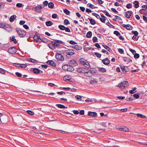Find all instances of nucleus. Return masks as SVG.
I'll list each match as a JSON object with an SVG mask.
<instances>
[{"label": "nucleus", "instance_id": "1", "mask_svg": "<svg viewBox=\"0 0 147 147\" xmlns=\"http://www.w3.org/2000/svg\"><path fill=\"white\" fill-rule=\"evenodd\" d=\"M16 30L18 34L21 37H24L26 34V32L22 29L17 28Z\"/></svg>", "mask_w": 147, "mask_h": 147}, {"label": "nucleus", "instance_id": "2", "mask_svg": "<svg viewBox=\"0 0 147 147\" xmlns=\"http://www.w3.org/2000/svg\"><path fill=\"white\" fill-rule=\"evenodd\" d=\"M80 63L82 65H84L87 68H89L90 67L89 63L85 59H80Z\"/></svg>", "mask_w": 147, "mask_h": 147}, {"label": "nucleus", "instance_id": "3", "mask_svg": "<svg viewBox=\"0 0 147 147\" xmlns=\"http://www.w3.org/2000/svg\"><path fill=\"white\" fill-rule=\"evenodd\" d=\"M62 68L65 71H73L74 70V68L70 66L68 64L65 65H63Z\"/></svg>", "mask_w": 147, "mask_h": 147}, {"label": "nucleus", "instance_id": "4", "mask_svg": "<svg viewBox=\"0 0 147 147\" xmlns=\"http://www.w3.org/2000/svg\"><path fill=\"white\" fill-rule=\"evenodd\" d=\"M74 50L71 49H68L65 50V53L66 54V56L68 57L69 55H72L75 54Z\"/></svg>", "mask_w": 147, "mask_h": 147}, {"label": "nucleus", "instance_id": "5", "mask_svg": "<svg viewBox=\"0 0 147 147\" xmlns=\"http://www.w3.org/2000/svg\"><path fill=\"white\" fill-rule=\"evenodd\" d=\"M58 28L60 30H65V32H71L70 29L67 27H65L64 25H59L58 26Z\"/></svg>", "mask_w": 147, "mask_h": 147}, {"label": "nucleus", "instance_id": "6", "mask_svg": "<svg viewBox=\"0 0 147 147\" xmlns=\"http://www.w3.org/2000/svg\"><path fill=\"white\" fill-rule=\"evenodd\" d=\"M55 58L58 61H63L64 60V58L63 55L57 53L55 55Z\"/></svg>", "mask_w": 147, "mask_h": 147}, {"label": "nucleus", "instance_id": "7", "mask_svg": "<svg viewBox=\"0 0 147 147\" xmlns=\"http://www.w3.org/2000/svg\"><path fill=\"white\" fill-rule=\"evenodd\" d=\"M128 85L129 84L127 81H123V82L119 84L117 86L120 88H121L122 87L125 88L127 87Z\"/></svg>", "mask_w": 147, "mask_h": 147}, {"label": "nucleus", "instance_id": "8", "mask_svg": "<svg viewBox=\"0 0 147 147\" xmlns=\"http://www.w3.org/2000/svg\"><path fill=\"white\" fill-rule=\"evenodd\" d=\"M68 64L71 67H74L78 65V63L74 59H71L68 62Z\"/></svg>", "mask_w": 147, "mask_h": 147}, {"label": "nucleus", "instance_id": "9", "mask_svg": "<svg viewBox=\"0 0 147 147\" xmlns=\"http://www.w3.org/2000/svg\"><path fill=\"white\" fill-rule=\"evenodd\" d=\"M8 51L9 53L13 54L16 53L17 51V49L15 47H12L8 49Z\"/></svg>", "mask_w": 147, "mask_h": 147}, {"label": "nucleus", "instance_id": "10", "mask_svg": "<svg viewBox=\"0 0 147 147\" xmlns=\"http://www.w3.org/2000/svg\"><path fill=\"white\" fill-rule=\"evenodd\" d=\"M86 69L82 67H79L76 68V71L78 73L81 74H84L85 73V70Z\"/></svg>", "mask_w": 147, "mask_h": 147}, {"label": "nucleus", "instance_id": "11", "mask_svg": "<svg viewBox=\"0 0 147 147\" xmlns=\"http://www.w3.org/2000/svg\"><path fill=\"white\" fill-rule=\"evenodd\" d=\"M97 31L98 32L102 34L103 35H106L105 33L106 30L102 27H100V28H98Z\"/></svg>", "mask_w": 147, "mask_h": 147}, {"label": "nucleus", "instance_id": "12", "mask_svg": "<svg viewBox=\"0 0 147 147\" xmlns=\"http://www.w3.org/2000/svg\"><path fill=\"white\" fill-rule=\"evenodd\" d=\"M46 63L48 65L53 67H55L56 64L53 60H49L46 62Z\"/></svg>", "mask_w": 147, "mask_h": 147}, {"label": "nucleus", "instance_id": "13", "mask_svg": "<svg viewBox=\"0 0 147 147\" xmlns=\"http://www.w3.org/2000/svg\"><path fill=\"white\" fill-rule=\"evenodd\" d=\"M102 63L106 65H107L110 63V61L109 59L107 58L102 60Z\"/></svg>", "mask_w": 147, "mask_h": 147}, {"label": "nucleus", "instance_id": "14", "mask_svg": "<svg viewBox=\"0 0 147 147\" xmlns=\"http://www.w3.org/2000/svg\"><path fill=\"white\" fill-rule=\"evenodd\" d=\"M4 28L8 32L11 31L12 30V28L10 26L7 24H6Z\"/></svg>", "mask_w": 147, "mask_h": 147}, {"label": "nucleus", "instance_id": "15", "mask_svg": "<svg viewBox=\"0 0 147 147\" xmlns=\"http://www.w3.org/2000/svg\"><path fill=\"white\" fill-rule=\"evenodd\" d=\"M118 129H119L120 131H124L125 132H128L129 131V129L128 128L124 127H122L121 126H120Z\"/></svg>", "mask_w": 147, "mask_h": 147}, {"label": "nucleus", "instance_id": "16", "mask_svg": "<svg viewBox=\"0 0 147 147\" xmlns=\"http://www.w3.org/2000/svg\"><path fill=\"white\" fill-rule=\"evenodd\" d=\"M122 26L129 30H131L133 28V27L129 24L125 25L123 24L122 25Z\"/></svg>", "mask_w": 147, "mask_h": 147}, {"label": "nucleus", "instance_id": "17", "mask_svg": "<svg viewBox=\"0 0 147 147\" xmlns=\"http://www.w3.org/2000/svg\"><path fill=\"white\" fill-rule=\"evenodd\" d=\"M88 115L89 116L94 117L97 115V113L96 112L90 111L88 112Z\"/></svg>", "mask_w": 147, "mask_h": 147}, {"label": "nucleus", "instance_id": "18", "mask_svg": "<svg viewBox=\"0 0 147 147\" xmlns=\"http://www.w3.org/2000/svg\"><path fill=\"white\" fill-rule=\"evenodd\" d=\"M132 13V12L131 11H127L125 13V16L127 18H129L131 16Z\"/></svg>", "mask_w": 147, "mask_h": 147}, {"label": "nucleus", "instance_id": "19", "mask_svg": "<svg viewBox=\"0 0 147 147\" xmlns=\"http://www.w3.org/2000/svg\"><path fill=\"white\" fill-rule=\"evenodd\" d=\"M123 60L125 62L128 63L131 62L132 61V60L129 57H124L123 58Z\"/></svg>", "mask_w": 147, "mask_h": 147}, {"label": "nucleus", "instance_id": "20", "mask_svg": "<svg viewBox=\"0 0 147 147\" xmlns=\"http://www.w3.org/2000/svg\"><path fill=\"white\" fill-rule=\"evenodd\" d=\"M90 73L92 74L96 73L97 72V69L95 68H91L90 69Z\"/></svg>", "mask_w": 147, "mask_h": 147}, {"label": "nucleus", "instance_id": "21", "mask_svg": "<svg viewBox=\"0 0 147 147\" xmlns=\"http://www.w3.org/2000/svg\"><path fill=\"white\" fill-rule=\"evenodd\" d=\"M85 72V73H84V74L86 76L90 77L92 76V74L89 71H87L86 70Z\"/></svg>", "mask_w": 147, "mask_h": 147}, {"label": "nucleus", "instance_id": "22", "mask_svg": "<svg viewBox=\"0 0 147 147\" xmlns=\"http://www.w3.org/2000/svg\"><path fill=\"white\" fill-rule=\"evenodd\" d=\"M39 41L40 42H42L45 43H47V41L46 40H43V39L40 38V36H38L37 35V42Z\"/></svg>", "mask_w": 147, "mask_h": 147}, {"label": "nucleus", "instance_id": "23", "mask_svg": "<svg viewBox=\"0 0 147 147\" xmlns=\"http://www.w3.org/2000/svg\"><path fill=\"white\" fill-rule=\"evenodd\" d=\"M27 60L29 62L33 63H36L37 62V61L36 60L31 58H28L27 59Z\"/></svg>", "mask_w": 147, "mask_h": 147}, {"label": "nucleus", "instance_id": "24", "mask_svg": "<svg viewBox=\"0 0 147 147\" xmlns=\"http://www.w3.org/2000/svg\"><path fill=\"white\" fill-rule=\"evenodd\" d=\"M143 14L142 16L141 15H140V16H139L138 15H136L135 16L136 18H142V17H143V18H147V17H146Z\"/></svg>", "mask_w": 147, "mask_h": 147}, {"label": "nucleus", "instance_id": "25", "mask_svg": "<svg viewBox=\"0 0 147 147\" xmlns=\"http://www.w3.org/2000/svg\"><path fill=\"white\" fill-rule=\"evenodd\" d=\"M48 46L52 50H54L55 49V47L53 46V44H52L51 43H49L48 44Z\"/></svg>", "mask_w": 147, "mask_h": 147}, {"label": "nucleus", "instance_id": "26", "mask_svg": "<svg viewBox=\"0 0 147 147\" xmlns=\"http://www.w3.org/2000/svg\"><path fill=\"white\" fill-rule=\"evenodd\" d=\"M108 51L112 53V50L107 45H102Z\"/></svg>", "mask_w": 147, "mask_h": 147}, {"label": "nucleus", "instance_id": "27", "mask_svg": "<svg viewBox=\"0 0 147 147\" xmlns=\"http://www.w3.org/2000/svg\"><path fill=\"white\" fill-rule=\"evenodd\" d=\"M74 49L76 50H80L82 48L81 46L78 45H76L74 46Z\"/></svg>", "mask_w": 147, "mask_h": 147}, {"label": "nucleus", "instance_id": "28", "mask_svg": "<svg viewBox=\"0 0 147 147\" xmlns=\"http://www.w3.org/2000/svg\"><path fill=\"white\" fill-rule=\"evenodd\" d=\"M10 41L12 42H14L15 44H16L18 42V41L15 38V37L14 36H13L10 39Z\"/></svg>", "mask_w": 147, "mask_h": 147}, {"label": "nucleus", "instance_id": "29", "mask_svg": "<svg viewBox=\"0 0 147 147\" xmlns=\"http://www.w3.org/2000/svg\"><path fill=\"white\" fill-rule=\"evenodd\" d=\"M122 71L124 72L125 71V72H128L129 71L128 69H125V66H120Z\"/></svg>", "mask_w": 147, "mask_h": 147}, {"label": "nucleus", "instance_id": "30", "mask_svg": "<svg viewBox=\"0 0 147 147\" xmlns=\"http://www.w3.org/2000/svg\"><path fill=\"white\" fill-rule=\"evenodd\" d=\"M46 25L47 26H51L53 25V23L50 21H47L45 23Z\"/></svg>", "mask_w": 147, "mask_h": 147}, {"label": "nucleus", "instance_id": "31", "mask_svg": "<svg viewBox=\"0 0 147 147\" xmlns=\"http://www.w3.org/2000/svg\"><path fill=\"white\" fill-rule=\"evenodd\" d=\"M98 81V80H97V79L96 78L94 79L93 78V79L91 80V81L90 82V83L91 84H92L94 83H96Z\"/></svg>", "mask_w": 147, "mask_h": 147}, {"label": "nucleus", "instance_id": "32", "mask_svg": "<svg viewBox=\"0 0 147 147\" xmlns=\"http://www.w3.org/2000/svg\"><path fill=\"white\" fill-rule=\"evenodd\" d=\"M92 36V32L91 31L88 32L86 34V36L88 38H90Z\"/></svg>", "mask_w": 147, "mask_h": 147}, {"label": "nucleus", "instance_id": "33", "mask_svg": "<svg viewBox=\"0 0 147 147\" xmlns=\"http://www.w3.org/2000/svg\"><path fill=\"white\" fill-rule=\"evenodd\" d=\"M56 106L58 107L61 109H64V105L60 104H57L56 105Z\"/></svg>", "mask_w": 147, "mask_h": 147}, {"label": "nucleus", "instance_id": "34", "mask_svg": "<svg viewBox=\"0 0 147 147\" xmlns=\"http://www.w3.org/2000/svg\"><path fill=\"white\" fill-rule=\"evenodd\" d=\"M48 6L49 8L52 9L53 8L54 5L52 2H50L48 4Z\"/></svg>", "mask_w": 147, "mask_h": 147}, {"label": "nucleus", "instance_id": "35", "mask_svg": "<svg viewBox=\"0 0 147 147\" xmlns=\"http://www.w3.org/2000/svg\"><path fill=\"white\" fill-rule=\"evenodd\" d=\"M136 89V87H134L132 88V90H130L129 91V92L131 94H133L134 93L136 92V91H134Z\"/></svg>", "mask_w": 147, "mask_h": 147}, {"label": "nucleus", "instance_id": "36", "mask_svg": "<svg viewBox=\"0 0 147 147\" xmlns=\"http://www.w3.org/2000/svg\"><path fill=\"white\" fill-rule=\"evenodd\" d=\"M63 23L65 25H67L70 24V22L67 19H65Z\"/></svg>", "mask_w": 147, "mask_h": 147}, {"label": "nucleus", "instance_id": "37", "mask_svg": "<svg viewBox=\"0 0 147 147\" xmlns=\"http://www.w3.org/2000/svg\"><path fill=\"white\" fill-rule=\"evenodd\" d=\"M37 36V32H36L35 33L34 35V36L33 37H30L29 38H32V39H31L32 40H33V39L35 41H37V38L36 37Z\"/></svg>", "mask_w": 147, "mask_h": 147}, {"label": "nucleus", "instance_id": "38", "mask_svg": "<svg viewBox=\"0 0 147 147\" xmlns=\"http://www.w3.org/2000/svg\"><path fill=\"white\" fill-rule=\"evenodd\" d=\"M133 3L135 5V7L136 8H138L139 7V3L138 1H134Z\"/></svg>", "mask_w": 147, "mask_h": 147}, {"label": "nucleus", "instance_id": "39", "mask_svg": "<svg viewBox=\"0 0 147 147\" xmlns=\"http://www.w3.org/2000/svg\"><path fill=\"white\" fill-rule=\"evenodd\" d=\"M98 70L99 71L101 72H105L106 71V69L103 67H101L99 68L98 69Z\"/></svg>", "mask_w": 147, "mask_h": 147}, {"label": "nucleus", "instance_id": "40", "mask_svg": "<svg viewBox=\"0 0 147 147\" xmlns=\"http://www.w3.org/2000/svg\"><path fill=\"white\" fill-rule=\"evenodd\" d=\"M30 70L31 71H33L35 74H37V68H31Z\"/></svg>", "mask_w": 147, "mask_h": 147}, {"label": "nucleus", "instance_id": "41", "mask_svg": "<svg viewBox=\"0 0 147 147\" xmlns=\"http://www.w3.org/2000/svg\"><path fill=\"white\" fill-rule=\"evenodd\" d=\"M139 36H138L134 35L132 37V39L134 40H138V39Z\"/></svg>", "mask_w": 147, "mask_h": 147}, {"label": "nucleus", "instance_id": "42", "mask_svg": "<svg viewBox=\"0 0 147 147\" xmlns=\"http://www.w3.org/2000/svg\"><path fill=\"white\" fill-rule=\"evenodd\" d=\"M105 24H106L107 26H108L111 28H112L113 27H114V26L112 24H111L108 20L107 21V22H106Z\"/></svg>", "mask_w": 147, "mask_h": 147}, {"label": "nucleus", "instance_id": "43", "mask_svg": "<svg viewBox=\"0 0 147 147\" xmlns=\"http://www.w3.org/2000/svg\"><path fill=\"white\" fill-rule=\"evenodd\" d=\"M71 78L70 76H66L63 77V80H69L71 79Z\"/></svg>", "mask_w": 147, "mask_h": 147}, {"label": "nucleus", "instance_id": "44", "mask_svg": "<svg viewBox=\"0 0 147 147\" xmlns=\"http://www.w3.org/2000/svg\"><path fill=\"white\" fill-rule=\"evenodd\" d=\"M113 34L117 36H119L121 34L120 33L119 31L117 30L113 32Z\"/></svg>", "mask_w": 147, "mask_h": 147}, {"label": "nucleus", "instance_id": "45", "mask_svg": "<svg viewBox=\"0 0 147 147\" xmlns=\"http://www.w3.org/2000/svg\"><path fill=\"white\" fill-rule=\"evenodd\" d=\"M87 6L92 9H94L95 8V7L94 5H93L91 4L90 3H88L87 4Z\"/></svg>", "mask_w": 147, "mask_h": 147}, {"label": "nucleus", "instance_id": "46", "mask_svg": "<svg viewBox=\"0 0 147 147\" xmlns=\"http://www.w3.org/2000/svg\"><path fill=\"white\" fill-rule=\"evenodd\" d=\"M90 24L92 25H94L96 24L95 20H93V19H89Z\"/></svg>", "mask_w": 147, "mask_h": 147}, {"label": "nucleus", "instance_id": "47", "mask_svg": "<svg viewBox=\"0 0 147 147\" xmlns=\"http://www.w3.org/2000/svg\"><path fill=\"white\" fill-rule=\"evenodd\" d=\"M94 55L98 58H100L101 57V54L98 53L94 52Z\"/></svg>", "mask_w": 147, "mask_h": 147}, {"label": "nucleus", "instance_id": "48", "mask_svg": "<svg viewBox=\"0 0 147 147\" xmlns=\"http://www.w3.org/2000/svg\"><path fill=\"white\" fill-rule=\"evenodd\" d=\"M27 65L26 64H20V67L22 68H25Z\"/></svg>", "mask_w": 147, "mask_h": 147}, {"label": "nucleus", "instance_id": "49", "mask_svg": "<svg viewBox=\"0 0 147 147\" xmlns=\"http://www.w3.org/2000/svg\"><path fill=\"white\" fill-rule=\"evenodd\" d=\"M54 40L57 43H58V44H62V45L64 44V42L61 40Z\"/></svg>", "mask_w": 147, "mask_h": 147}, {"label": "nucleus", "instance_id": "50", "mask_svg": "<svg viewBox=\"0 0 147 147\" xmlns=\"http://www.w3.org/2000/svg\"><path fill=\"white\" fill-rule=\"evenodd\" d=\"M6 24L0 22V27L2 28H4V27H5V26Z\"/></svg>", "mask_w": 147, "mask_h": 147}, {"label": "nucleus", "instance_id": "51", "mask_svg": "<svg viewBox=\"0 0 147 147\" xmlns=\"http://www.w3.org/2000/svg\"><path fill=\"white\" fill-rule=\"evenodd\" d=\"M104 13L105 15L109 17L110 18L112 17L111 15L107 11H105L104 12Z\"/></svg>", "mask_w": 147, "mask_h": 147}, {"label": "nucleus", "instance_id": "52", "mask_svg": "<svg viewBox=\"0 0 147 147\" xmlns=\"http://www.w3.org/2000/svg\"><path fill=\"white\" fill-rule=\"evenodd\" d=\"M64 12L67 15H69L70 13V11L66 9L64 10Z\"/></svg>", "mask_w": 147, "mask_h": 147}, {"label": "nucleus", "instance_id": "53", "mask_svg": "<svg viewBox=\"0 0 147 147\" xmlns=\"http://www.w3.org/2000/svg\"><path fill=\"white\" fill-rule=\"evenodd\" d=\"M92 14L94 16L97 18H100V16L96 13H93Z\"/></svg>", "mask_w": 147, "mask_h": 147}, {"label": "nucleus", "instance_id": "54", "mask_svg": "<svg viewBox=\"0 0 147 147\" xmlns=\"http://www.w3.org/2000/svg\"><path fill=\"white\" fill-rule=\"evenodd\" d=\"M139 11L140 13L144 14V13L146 12V10H145V9H140Z\"/></svg>", "mask_w": 147, "mask_h": 147}, {"label": "nucleus", "instance_id": "55", "mask_svg": "<svg viewBox=\"0 0 147 147\" xmlns=\"http://www.w3.org/2000/svg\"><path fill=\"white\" fill-rule=\"evenodd\" d=\"M92 40L94 42H97L98 41L97 38L96 36L93 37L92 38Z\"/></svg>", "mask_w": 147, "mask_h": 147}, {"label": "nucleus", "instance_id": "56", "mask_svg": "<svg viewBox=\"0 0 147 147\" xmlns=\"http://www.w3.org/2000/svg\"><path fill=\"white\" fill-rule=\"evenodd\" d=\"M132 33L134 34V35L135 36H138V32L137 31H132Z\"/></svg>", "mask_w": 147, "mask_h": 147}, {"label": "nucleus", "instance_id": "57", "mask_svg": "<svg viewBox=\"0 0 147 147\" xmlns=\"http://www.w3.org/2000/svg\"><path fill=\"white\" fill-rule=\"evenodd\" d=\"M76 98L77 100H82V97L81 96L76 95Z\"/></svg>", "mask_w": 147, "mask_h": 147}, {"label": "nucleus", "instance_id": "58", "mask_svg": "<svg viewBox=\"0 0 147 147\" xmlns=\"http://www.w3.org/2000/svg\"><path fill=\"white\" fill-rule=\"evenodd\" d=\"M136 115L137 116L143 118H144L145 117V116L140 113H137L136 114Z\"/></svg>", "mask_w": 147, "mask_h": 147}, {"label": "nucleus", "instance_id": "59", "mask_svg": "<svg viewBox=\"0 0 147 147\" xmlns=\"http://www.w3.org/2000/svg\"><path fill=\"white\" fill-rule=\"evenodd\" d=\"M27 112L28 114L31 115H33L34 114V112L30 110H28Z\"/></svg>", "mask_w": 147, "mask_h": 147}, {"label": "nucleus", "instance_id": "60", "mask_svg": "<svg viewBox=\"0 0 147 147\" xmlns=\"http://www.w3.org/2000/svg\"><path fill=\"white\" fill-rule=\"evenodd\" d=\"M6 71V70L1 68V69L0 70V73L3 74H5Z\"/></svg>", "mask_w": 147, "mask_h": 147}, {"label": "nucleus", "instance_id": "61", "mask_svg": "<svg viewBox=\"0 0 147 147\" xmlns=\"http://www.w3.org/2000/svg\"><path fill=\"white\" fill-rule=\"evenodd\" d=\"M100 20L102 22L105 24L106 22L108 21V19H100Z\"/></svg>", "mask_w": 147, "mask_h": 147}, {"label": "nucleus", "instance_id": "62", "mask_svg": "<svg viewBox=\"0 0 147 147\" xmlns=\"http://www.w3.org/2000/svg\"><path fill=\"white\" fill-rule=\"evenodd\" d=\"M118 51L119 53H120L121 54H123L124 53V51L123 49L121 48H119L118 49Z\"/></svg>", "mask_w": 147, "mask_h": 147}, {"label": "nucleus", "instance_id": "63", "mask_svg": "<svg viewBox=\"0 0 147 147\" xmlns=\"http://www.w3.org/2000/svg\"><path fill=\"white\" fill-rule=\"evenodd\" d=\"M134 57L135 58L138 59L140 55L138 53H136L134 54Z\"/></svg>", "mask_w": 147, "mask_h": 147}, {"label": "nucleus", "instance_id": "64", "mask_svg": "<svg viewBox=\"0 0 147 147\" xmlns=\"http://www.w3.org/2000/svg\"><path fill=\"white\" fill-rule=\"evenodd\" d=\"M133 96L136 99L139 98V97H140V96L139 95V94H134V95H133Z\"/></svg>", "mask_w": 147, "mask_h": 147}]
</instances>
